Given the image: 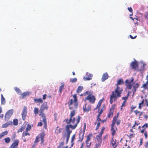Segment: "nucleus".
<instances>
[{
  "label": "nucleus",
  "mask_w": 148,
  "mask_h": 148,
  "mask_svg": "<svg viewBox=\"0 0 148 148\" xmlns=\"http://www.w3.org/2000/svg\"><path fill=\"white\" fill-rule=\"evenodd\" d=\"M136 107V106H134L133 105H132L130 107L131 109H134Z\"/></svg>",
  "instance_id": "nucleus-62"
},
{
  "label": "nucleus",
  "mask_w": 148,
  "mask_h": 148,
  "mask_svg": "<svg viewBox=\"0 0 148 148\" xmlns=\"http://www.w3.org/2000/svg\"><path fill=\"white\" fill-rule=\"evenodd\" d=\"M144 99H143L141 102L139 103L138 108L140 109H141L142 108L143 106L144 103Z\"/></svg>",
  "instance_id": "nucleus-28"
},
{
  "label": "nucleus",
  "mask_w": 148,
  "mask_h": 148,
  "mask_svg": "<svg viewBox=\"0 0 148 148\" xmlns=\"http://www.w3.org/2000/svg\"><path fill=\"white\" fill-rule=\"evenodd\" d=\"M39 115L41 116V117L42 118V121L44 123V127L46 129L47 127V124L45 115L43 112L41 113V112L39 114Z\"/></svg>",
  "instance_id": "nucleus-8"
},
{
  "label": "nucleus",
  "mask_w": 148,
  "mask_h": 148,
  "mask_svg": "<svg viewBox=\"0 0 148 148\" xmlns=\"http://www.w3.org/2000/svg\"><path fill=\"white\" fill-rule=\"evenodd\" d=\"M126 102L125 101H124L122 104V105L121 106V107H123L125 106Z\"/></svg>",
  "instance_id": "nucleus-57"
},
{
  "label": "nucleus",
  "mask_w": 148,
  "mask_h": 148,
  "mask_svg": "<svg viewBox=\"0 0 148 148\" xmlns=\"http://www.w3.org/2000/svg\"><path fill=\"white\" fill-rule=\"evenodd\" d=\"M117 130V128L114 125L111 124V130L113 131V130Z\"/></svg>",
  "instance_id": "nucleus-36"
},
{
  "label": "nucleus",
  "mask_w": 148,
  "mask_h": 148,
  "mask_svg": "<svg viewBox=\"0 0 148 148\" xmlns=\"http://www.w3.org/2000/svg\"><path fill=\"white\" fill-rule=\"evenodd\" d=\"M86 75H85L84 77V79L85 81L89 80L92 79V75L91 74L87 73Z\"/></svg>",
  "instance_id": "nucleus-17"
},
{
  "label": "nucleus",
  "mask_w": 148,
  "mask_h": 148,
  "mask_svg": "<svg viewBox=\"0 0 148 148\" xmlns=\"http://www.w3.org/2000/svg\"><path fill=\"white\" fill-rule=\"evenodd\" d=\"M145 102L146 103V106L147 107H148V99H145Z\"/></svg>",
  "instance_id": "nucleus-59"
},
{
  "label": "nucleus",
  "mask_w": 148,
  "mask_h": 148,
  "mask_svg": "<svg viewBox=\"0 0 148 148\" xmlns=\"http://www.w3.org/2000/svg\"><path fill=\"white\" fill-rule=\"evenodd\" d=\"M40 138V137L38 136H36V140L34 141V143H38L39 141V139Z\"/></svg>",
  "instance_id": "nucleus-41"
},
{
  "label": "nucleus",
  "mask_w": 148,
  "mask_h": 148,
  "mask_svg": "<svg viewBox=\"0 0 148 148\" xmlns=\"http://www.w3.org/2000/svg\"><path fill=\"white\" fill-rule=\"evenodd\" d=\"M27 109L26 107L25 106L24 107L21 114L22 119L25 121V119L26 117L27 114Z\"/></svg>",
  "instance_id": "nucleus-11"
},
{
  "label": "nucleus",
  "mask_w": 148,
  "mask_h": 148,
  "mask_svg": "<svg viewBox=\"0 0 148 148\" xmlns=\"http://www.w3.org/2000/svg\"><path fill=\"white\" fill-rule=\"evenodd\" d=\"M146 79L147 80V81L141 87V88H143L144 90L148 89V74L146 77Z\"/></svg>",
  "instance_id": "nucleus-18"
},
{
  "label": "nucleus",
  "mask_w": 148,
  "mask_h": 148,
  "mask_svg": "<svg viewBox=\"0 0 148 148\" xmlns=\"http://www.w3.org/2000/svg\"><path fill=\"white\" fill-rule=\"evenodd\" d=\"M122 90L115 89L114 91H112L110 97V102L111 104L112 103L113 101H116L117 98L121 97Z\"/></svg>",
  "instance_id": "nucleus-1"
},
{
  "label": "nucleus",
  "mask_w": 148,
  "mask_h": 148,
  "mask_svg": "<svg viewBox=\"0 0 148 148\" xmlns=\"http://www.w3.org/2000/svg\"><path fill=\"white\" fill-rule=\"evenodd\" d=\"M95 139L97 142H100V143H102V138L101 136L99 135H97Z\"/></svg>",
  "instance_id": "nucleus-20"
},
{
  "label": "nucleus",
  "mask_w": 148,
  "mask_h": 148,
  "mask_svg": "<svg viewBox=\"0 0 148 148\" xmlns=\"http://www.w3.org/2000/svg\"><path fill=\"white\" fill-rule=\"evenodd\" d=\"M148 127V124L145 123L142 126V127L143 129L141 130L140 132L142 134H143L144 133V135L146 139H147V131L145 130V129L147 128Z\"/></svg>",
  "instance_id": "nucleus-5"
},
{
  "label": "nucleus",
  "mask_w": 148,
  "mask_h": 148,
  "mask_svg": "<svg viewBox=\"0 0 148 148\" xmlns=\"http://www.w3.org/2000/svg\"><path fill=\"white\" fill-rule=\"evenodd\" d=\"M130 66L134 70H136L138 67L137 62L136 61L132 62L130 64Z\"/></svg>",
  "instance_id": "nucleus-13"
},
{
  "label": "nucleus",
  "mask_w": 148,
  "mask_h": 148,
  "mask_svg": "<svg viewBox=\"0 0 148 148\" xmlns=\"http://www.w3.org/2000/svg\"><path fill=\"white\" fill-rule=\"evenodd\" d=\"M1 103L2 105H4L5 103V98L3 96V95L2 94L1 95Z\"/></svg>",
  "instance_id": "nucleus-26"
},
{
  "label": "nucleus",
  "mask_w": 148,
  "mask_h": 148,
  "mask_svg": "<svg viewBox=\"0 0 148 148\" xmlns=\"http://www.w3.org/2000/svg\"><path fill=\"white\" fill-rule=\"evenodd\" d=\"M13 124L15 125H16L18 124V120L16 119H14L13 121Z\"/></svg>",
  "instance_id": "nucleus-39"
},
{
  "label": "nucleus",
  "mask_w": 148,
  "mask_h": 148,
  "mask_svg": "<svg viewBox=\"0 0 148 148\" xmlns=\"http://www.w3.org/2000/svg\"><path fill=\"white\" fill-rule=\"evenodd\" d=\"M100 122H98L97 123V125L96 126V128L95 129L96 130H98L99 129L100 126Z\"/></svg>",
  "instance_id": "nucleus-47"
},
{
  "label": "nucleus",
  "mask_w": 148,
  "mask_h": 148,
  "mask_svg": "<svg viewBox=\"0 0 148 148\" xmlns=\"http://www.w3.org/2000/svg\"><path fill=\"white\" fill-rule=\"evenodd\" d=\"M42 125V123L41 122H39L38 124V126H41Z\"/></svg>",
  "instance_id": "nucleus-60"
},
{
  "label": "nucleus",
  "mask_w": 148,
  "mask_h": 148,
  "mask_svg": "<svg viewBox=\"0 0 148 148\" xmlns=\"http://www.w3.org/2000/svg\"><path fill=\"white\" fill-rule=\"evenodd\" d=\"M134 112H135V114L136 115H137L138 114H139V113H140V112L137 110H134Z\"/></svg>",
  "instance_id": "nucleus-53"
},
{
  "label": "nucleus",
  "mask_w": 148,
  "mask_h": 148,
  "mask_svg": "<svg viewBox=\"0 0 148 148\" xmlns=\"http://www.w3.org/2000/svg\"><path fill=\"white\" fill-rule=\"evenodd\" d=\"M78 104L77 95L76 94H75V108H77L78 106Z\"/></svg>",
  "instance_id": "nucleus-25"
},
{
  "label": "nucleus",
  "mask_w": 148,
  "mask_h": 148,
  "mask_svg": "<svg viewBox=\"0 0 148 148\" xmlns=\"http://www.w3.org/2000/svg\"><path fill=\"white\" fill-rule=\"evenodd\" d=\"M116 140H114V137H112L110 142V145L113 147L116 148L118 145V142H116Z\"/></svg>",
  "instance_id": "nucleus-12"
},
{
  "label": "nucleus",
  "mask_w": 148,
  "mask_h": 148,
  "mask_svg": "<svg viewBox=\"0 0 148 148\" xmlns=\"http://www.w3.org/2000/svg\"><path fill=\"white\" fill-rule=\"evenodd\" d=\"M134 81V79L133 77H131L130 80L127 79L125 81V85L127 89L131 90L132 88V83Z\"/></svg>",
  "instance_id": "nucleus-3"
},
{
  "label": "nucleus",
  "mask_w": 148,
  "mask_h": 148,
  "mask_svg": "<svg viewBox=\"0 0 148 148\" xmlns=\"http://www.w3.org/2000/svg\"><path fill=\"white\" fill-rule=\"evenodd\" d=\"M92 93V92H91L90 91H86L84 93V95L85 96L86 95H91L90 94H91Z\"/></svg>",
  "instance_id": "nucleus-45"
},
{
  "label": "nucleus",
  "mask_w": 148,
  "mask_h": 148,
  "mask_svg": "<svg viewBox=\"0 0 148 148\" xmlns=\"http://www.w3.org/2000/svg\"><path fill=\"white\" fill-rule=\"evenodd\" d=\"M48 108V107L47 106V103L44 102L41 105L40 111L41 113L43 112L45 110H47Z\"/></svg>",
  "instance_id": "nucleus-16"
},
{
  "label": "nucleus",
  "mask_w": 148,
  "mask_h": 148,
  "mask_svg": "<svg viewBox=\"0 0 148 148\" xmlns=\"http://www.w3.org/2000/svg\"><path fill=\"white\" fill-rule=\"evenodd\" d=\"M73 100L72 99H71L70 100V102L69 103V106H70V105H71L73 103Z\"/></svg>",
  "instance_id": "nucleus-58"
},
{
  "label": "nucleus",
  "mask_w": 148,
  "mask_h": 148,
  "mask_svg": "<svg viewBox=\"0 0 148 148\" xmlns=\"http://www.w3.org/2000/svg\"><path fill=\"white\" fill-rule=\"evenodd\" d=\"M83 110L84 112L89 111L91 110V106L88 104L87 103H86L85 104V106L83 107Z\"/></svg>",
  "instance_id": "nucleus-15"
},
{
  "label": "nucleus",
  "mask_w": 148,
  "mask_h": 148,
  "mask_svg": "<svg viewBox=\"0 0 148 148\" xmlns=\"http://www.w3.org/2000/svg\"><path fill=\"white\" fill-rule=\"evenodd\" d=\"M31 125L29 124H28L27 125V127L25 129V131H30L31 129Z\"/></svg>",
  "instance_id": "nucleus-33"
},
{
  "label": "nucleus",
  "mask_w": 148,
  "mask_h": 148,
  "mask_svg": "<svg viewBox=\"0 0 148 148\" xmlns=\"http://www.w3.org/2000/svg\"><path fill=\"white\" fill-rule=\"evenodd\" d=\"M81 119V117L79 116H78L77 117V118L76 119V121L77 124H78L79 122V121Z\"/></svg>",
  "instance_id": "nucleus-44"
},
{
  "label": "nucleus",
  "mask_w": 148,
  "mask_h": 148,
  "mask_svg": "<svg viewBox=\"0 0 148 148\" xmlns=\"http://www.w3.org/2000/svg\"><path fill=\"white\" fill-rule=\"evenodd\" d=\"M137 36H135L134 37H133L131 35H130V37L132 39H134V38H136V37Z\"/></svg>",
  "instance_id": "nucleus-63"
},
{
  "label": "nucleus",
  "mask_w": 148,
  "mask_h": 148,
  "mask_svg": "<svg viewBox=\"0 0 148 148\" xmlns=\"http://www.w3.org/2000/svg\"><path fill=\"white\" fill-rule=\"evenodd\" d=\"M91 135H89L87 136V139L86 141V143H87V142H89L90 140V137Z\"/></svg>",
  "instance_id": "nucleus-38"
},
{
  "label": "nucleus",
  "mask_w": 148,
  "mask_h": 148,
  "mask_svg": "<svg viewBox=\"0 0 148 148\" xmlns=\"http://www.w3.org/2000/svg\"><path fill=\"white\" fill-rule=\"evenodd\" d=\"M34 101L35 103L39 102L40 103H42L43 102V101L41 98H39L38 99H34Z\"/></svg>",
  "instance_id": "nucleus-29"
},
{
  "label": "nucleus",
  "mask_w": 148,
  "mask_h": 148,
  "mask_svg": "<svg viewBox=\"0 0 148 148\" xmlns=\"http://www.w3.org/2000/svg\"><path fill=\"white\" fill-rule=\"evenodd\" d=\"M121 122V120L118 119L117 116H114L112 121V123L111 124L115 125V124L116 123L117 125L118 126L120 125Z\"/></svg>",
  "instance_id": "nucleus-14"
},
{
  "label": "nucleus",
  "mask_w": 148,
  "mask_h": 148,
  "mask_svg": "<svg viewBox=\"0 0 148 148\" xmlns=\"http://www.w3.org/2000/svg\"><path fill=\"white\" fill-rule=\"evenodd\" d=\"M101 106V102L99 101L97 106V108H99Z\"/></svg>",
  "instance_id": "nucleus-49"
},
{
  "label": "nucleus",
  "mask_w": 148,
  "mask_h": 148,
  "mask_svg": "<svg viewBox=\"0 0 148 148\" xmlns=\"http://www.w3.org/2000/svg\"><path fill=\"white\" fill-rule=\"evenodd\" d=\"M74 140V134L73 135L72 138H71V143H72L71 145V146L73 147V140Z\"/></svg>",
  "instance_id": "nucleus-46"
},
{
  "label": "nucleus",
  "mask_w": 148,
  "mask_h": 148,
  "mask_svg": "<svg viewBox=\"0 0 148 148\" xmlns=\"http://www.w3.org/2000/svg\"><path fill=\"white\" fill-rule=\"evenodd\" d=\"M14 89L18 94H21V92L19 88L16 87L14 88Z\"/></svg>",
  "instance_id": "nucleus-31"
},
{
  "label": "nucleus",
  "mask_w": 148,
  "mask_h": 148,
  "mask_svg": "<svg viewBox=\"0 0 148 148\" xmlns=\"http://www.w3.org/2000/svg\"><path fill=\"white\" fill-rule=\"evenodd\" d=\"M70 128H71L72 129H74V126L71 125H66V129L67 134H66L65 133L63 135V136L64 138L66 137V141L67 143H68L69 139L70 134L72 132V131L69 130Z\"/></svg>",
  "instance_id": "nucleus-2"
},
{
  "label": "nucleus",
  "mask_w": 148,
  "mask_h": 148,
  "mask_svg": "<svg viewBox=\"0 0 148 148\" xmlns=\"http://www.w3.org/2000/svg\"><path fill=\"white\" fill-rule=\"evenodd\" d=\"M116 88L115 89H117L118 90H122V91H123V89L122 88H121L118 85H116Z\"/></svg>",
  "instance_id": "nucleus-51"
},
{
  "label": "nucleus",
  "mask_w": 148,
  "mask_h": 148,
  "mask_svg": "<svg viewBox=\"0 0 148 148\" xmlns=\"http://www.w3.org/2000/svg\"><path fill=\"white\" fill-rule=\"evenodd\" d=\"M127 98H128V97H123L122 98V99L123 100H124V101H125V102H126V101L127 99Z\"/></svg>",
  "instance_id": "nucleus-56"
},
{
  "label": "nucleus",
  "mask_w": 148,
  "mask_h": 148,
  "mask_svg": "<svg viewBox=\"0 0 148 148\" xmlns=\"http://www.w3.org/2000/svg\"><path fill=\"white\" fill-rule=\"evenodd\" d=\"M4 140L6 143H9L11 140L10 138L8 137L5 138Z\"/></svg>",
  "instance_id": "nucleus-34"
},
{
  "label": "nucleus",
  "mask_w": 148,
  "mask_h": 148,
  "mask_svg": "<svg viewBox=\"0 0 148 148\" xmlns=\"http://www.w3.org/2000/svg\"><path fill=\"white\" fill-rule=\"evenodd\" d=\"M47 97V95L46 94H45L43 96L42 99H46Z\"/></svg>",
  "instance_id": "nucleus-61"
},
{
  "label": "nucleus",
  "mask_w": 148,
  "mask_h": 148,
  "mask_svg": "<svg viewBox=\"0 0 148 148\" xmlns=\"http://www.w3.org/2000/svg\"><path fill=\"white\" fill-rule=\"evenodd\" d=\"M45 135V134L44 133H42V134H41L40 135V137L41 139H43Z\"/></svg>",
  "instance_id": "nucleus-48"
},
{
  "label": "nucleus",
  "mask_w": 148,
  "mask_h": 148,
  "mask_svg": "<svg viewBox=\"0 0 148 148\" xmlns=\"http://www.w3.org/2000/svg\"><path fill=\"white\" fill-rule=\"evenodd\" d=\"M19 142V141L18 140H15L12 145L16 148H18L17 146L18 145Z\"/></svg>",
  "instance_id": "nucleus-22"
},
{
  "label": "nucleus",
  "mask_w": 148,
  "mask_h": 148,
  "mask_svg": "<svg viewBox=\"0 0 148 148\" xmlns=\"http://www.w3.org/2000/svg\"><path fill=\"white\" fill-rule=\"evenodd\" d=\"M86 124L85 123L84 124V131L82 132V131H81L79 133V141H80L81 142L82 140H83V138H84V132L85 131V130L86 128Z\"/></svg>",
  "instance_id": "nucleus-9"
},
{
  "label": "nucleus",
  "mask_w": 148,
  "mask_h": 148,
  "mask_svg": "<svg viewBox=\"0 0 148 148\" xmlns=\"http://www.w3.org/2000/svg\"><path fill=\"white\" fill-rule=\"evenodd\" d=\"M116 130H113L112 131V134L113 136V137H114V136L116 134Z\"/></svg>",
  "instance_id": "nucleus-50"
},
{
  "label": "nucleus",
  "mask_w": 148,
  "mask_h": 148,
  "mask_svg": "<svg viewBox=\"0 0 148 148\" xmlns=\"http://www.w3.org/2000/svg\"><path fill=\"white\" fill-rule=\"evenodd\" d=\"M145 147L146 148H148V142H147L146 143V144L145 145Z\"/></svg>",
  "instance_id": "nucleus-64"
},
{
  "label": "nucleus",
  "mask_w": 148,
  "mask_h": 148,
  "mask_svg": "<svg viewBox=\"0 0 148 148\" xmlns=\"http://www.w3.org/2000/svg\"><path fill=\"white\" fill-rule=\"evenodd\" d=\"M115 106V105H113L112 106V107L110 108L109 111V112L107 116V117L108 118H109L113 116V115L114 110Z\"/></svg>",
  "instance_id": "nucleus-10"
},
{
  "label": "nucleus",
  "mask_w": 148,
  "mask_h": 148,
  "mask_svg": "<svg viewBox=\"0 0 148 148\" xmlns=\"http://www.w3.org/2000/svg\"><path fill=\"white\" fill-rule=\"evenodd\" d=\"M138 87L139 85L138 83L135 84L133 86V89L132 90V91L134 93L136 92V89Z\"/></svg>",
  "instance_id": "nucleus-23"
},
{
  "label": "nucleus",
  "mask_w": 148,
  "mask_h": 148,
  "mask_svg": "<svg viewBox=\"0 0 148 148\" xmlns=\"http://www.w3.org/2000/svg\"><path fill=\"white\" fill-rule=\"evenodd\" d=\"M127 9L131 13L132 12L133 10L132 8L131 7L128 8Z\"/></svg>",
  "instance_id": "nucleus-52"
},
{
  "label": "nucleus",
  "mask_w": 148,
  "mask_h": 148,
  "mask_svg": "<svg viewBox=\"0 0 148 148\" xmlns=\"http://www.w3.org/2000/svg\"><path fill=\"white\" fill-rule=\"evenodd\" d=\"M83 89V87L82 86H79L78 87L77 91L76 92L77 93H79Z\"/></svg>",
  "instance_id": "nucleus-27"
},
{
  "label": "nucleus",
  "mask_w": 148,
  "mask_h": 148,
  "mask_svg": "<svg viewBox=\"0 0 148 148\" xmlns=\"http://www.w3.org/2000/svg\"><path fill=\"white\" fill-rule=\"evenodd\" d=\"M105 128L104 127H103L101 129V132L99 134V135L102 136V134Z\"/></svg>",
  "instance_id": "nucleus-40"
},
{
  "label": "nucleus",
  "mask_w": 148,
  "mask_h": 148,
  "mask_svg": "<svg viewBox=\"0 0 148 148\" xmlns=\"http://www.w3.org/2000/svg\"><path fill=\"white\" fill-rule=\"evenodd\" d=\"M12 125V122L11 121H8L5 124H3L2 127L3 128H5L8 127L9 125Z\"/></svg>",
  "instance_id": "nucleus-21"
},
{
  "label": "nucleus",
  "mask_w": 148,
  "mask_h": 148,
  "mask_svg": "<svg viewBox=\"0 0 148 148\" xmlns=\"http://www.w3.org/2000/svg\"><path fill=\"white\" fill-rule=\"evenodd\" d=\"M28 131H25L23 132L22 133V137H24L25 136H26L27 135L30 136V134L27 132Z\"/></svg>",
  "instance_id": "nucleus-32"
},
{
  "label": "nucleus",
  "mask_w": 148,
  "mask_h": 148,
  "mask_svg": "<svg viewBox=\"0 0 148 148\" xmlns=\"http://www.w3.org/2000/svg\"><path fill=\"white\" fill-rule=\"evenodd\" d=\"M124 82L122 79H120L118 80L116 85H120L121 84H123Z\"/></svg>",
  "instance_id": "nucleus-30"
},
{
  "label": "nucleus",
  "mask_w": 148,
  "mask_h": 148,
  "mask_svg": "<svg viewBox=\"0 0 148 148\" xmlns=\"http://www.w3.org/2000/svg\"><path fill=\"white\" fill-rule=\"evenodd\" d=\"M145 18L146 19H148V12H147L145 14Z\"/></svg>",
  "instance_id": "nucleus-55"
},
{
  "label": "nucleus",
  "mask_w": 148,
  "mask_h": 148,
  "mask_svg": "<svg viewBox=\"0 0 148 148\" xmlns=\"http://www.w3.org/2000/svg\"><path fill=\"white\" fill-rule=\"evenodd\" d=\"M108 77V74L107 73H104L102 75V77L101 78V80L103 82L106 80L107 79Z\"/></svg>",
  "instance_id": "nucleus-19"
},
{
  "label": "nucleus",
  "mask_w": 148,
  "mask_h": 148,
  "mask_svg": "<svg viewBox=\"0 0 148 148\" xmlns=\"http://www.w3.org/2000/svg\"><path fill=\"white\" fill-rule=\"evenodd\" d=\"M143 138H141L140 139V143L139 145V146H140V145H142L143 143Z\"/></svg>",
  "instance_id": "nucleus-54"
},
{
  "label": "nucleus",
  "mask_w": 148,
  "mask_h": 148,
  "mask_svg": "<svg viewBox=\"0 0 148 148\" xmlns=\"http://www.w3.org/2000/svg\"><path fill=\"white\" fill-rule=\"evenodd\" d=\"M74 116V110L71 112L70 114V117L69 119H66V122L67 124H69L71 122H74V118H73Z\"/></svg>",
  "instance_id": "nucleus-6"
},
{
  "label": "nucleus",
  "mask_w": 148,
  "mask_h": 148,
  "mask_svg": "<svg viewBox=\"0 0 148 148\" xmlns=\"http://www.w3.org/2000/svg\"><path fill=\"white\" fill-rule=\"evenodd\" d=\"M102 143H100V142H97L95 147V148H99L101 146V144Z\"/></svg>",
  "instance_id": "nucleus-35"
},
{
  "label": "nucleus",
  "mask_w": 148,
  "mask_h": 148,
  "mask_svg": "<svg viewBox=\"0 0 148 148\" xmlns=\"http://www.w3.org/2000/svg\"><path fill=\"white\" fill-rule=\"evenodd\" d=\"M25 127L24 126H22L20 128L18 131V132L19 133L20 132H21L23 130Z\"/></svg>",
  "instance_id": "nucleus-37"
},
{
  "label": "nucleus",
  "mask_w": 148,
  "mask_h": 148,
  "mask_svg": "<svg viewBox=\"0 0 148 148\" xmlns=\"http://www.w3.org/2000/svg\"><path fill=\"white\" fill-rule=\"evenodd\" d=\"M30 92H25L22 93L21 94V96L22 97V98L23 99L24 97L28 96L29 95Z\"/></svg>",
  "instance_id": "nucleus-24"
},
{
  "label": "nucleus",
  "mask_w": 148,
  "mask_h": 148,
  "mask_svg": "<svg viewBox=\"0 0 148 148\" xmlns=\"http://www.w3.org/2000/svg\"><path fill=\"white\" fill-rule=\"evenodd\" d=\"M2 135L4 136L8 134V131L7 130L5 131L4 132L1 133Z\"/></svg>",
  "instance_id": "nucleus-43"
},
{
  "label": "nucleus",
  "mask_w": 148,
  "mask_h": 148,
  "mask_svg": "<svg viewBox=\"0 0 148 148\" xmlns=\"http://www.w3.org/2000/svg\"><path fill=\"white\" fill-rule=\"evenodd\" d=\"M13 112L14 110L13 109H11L8 110L5 115V120L9 119L12 115Z\"/></svg>",
  "instance_id": "nucleus-7"
},
{
  "label": "nucleus",
  "mask_w": 148,
  "mask_h": 148,
  "mask_svg": "<svg viewBox=\"0 0 148 148\" xmlns=\"http://www.w3.org/2000/svg\"><path fill=\"white\" fill-rule=\"evenodd\" d=\"M96 100V99L94 96L89 95L85 99L84 101H86L87 100H88L89 102L93 104L94 103Z\"/></svg>",
  "instance_id": "nucleus-4"
},
{
  "label": "nucleus",
  "mask_w": 148,
  "mask_h": 148,
  "mask_svg": "<svg viewBox=\"0 0 148 148\" xmlns=\"http://www.w3.org/2000/svg\"><path fill=\"white\" fill-rule=\"evenodd\" d=\"M38 112V108H35L34 109V112L35 114H37Z\"/></svg>",
  "instance_id": "nucleus-42"
}]
</instances>
